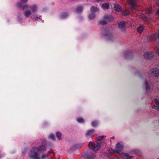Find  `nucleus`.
Instances as JSON below:
<instances>
[{"mask_svg": "<svg viewBox=\"0 0 159 159\" xmlns=\"http://www.w3.org/2000/svg\"><path fill=\"white\" fill-rule=\"evenodd\" d=\"M30 8L31 9L32 12H35L37 10V6L36 5H34L32 6L27 4L24 6L23 7L22 10L25 11L24 14L26 17H29L31 14V11L29 10H28Z\"/></svg>", "mask_w": 159, "mask_h": 159, "instance_id": "f257e3e1", "label": "nucleus"}, {"mask_svg": "<svg viewBox=\"0 0 159 159\" xmlns=\"http://www.w3.org/2000/svg\"><path fill=\"white\" fill-rule=\"evenodd\" d=\"M102 34L103 36L107 37L108 39H111L113 38L111 28H105L102 30Z\"/></svg>", "mask_w": 159, "mask_h": 159, "instance_id": "f03ea898", "label": "nucleus"}, {"mask_svg": "<svg viewBox=\"0 0 159 159\" xmlns=\"http://www.w3.org/2000/svg\"><path fill=\"white\" fill-rule=\"evenodd\" d=\"M158 38H159V30H158L157 33H156L148 36L147 37V40L151 42L156 40Z\"/></svg>", "mask_w": 159, "mask_h": 159, "instance_id": "7ed1b4c3", "label": "nucleus"}, {"mask_svg": "<svg viewBox=\"0 0 159 159\" xmlns=\"http://www.w3.org/2000/svg\"><path fill=\"white\" fill-rule=\"evenodd\" d=\"M88 145L89 147L94 151L98 150L101 146V145L99 143H97L96 144L92 142H90Z\"/></svg>", "mask_w": 159, "mask_h": 159, "instance_id": "20e7f679", "label": "nucleus"}, {"mask_svg": "<svg viewBox=\"0 0 159 159\" xmlns=\"http://www.w3.org/2000/svg\"><path fill=\"white\" fill-rule=\"evenodd\" d=\"M151 75L153 76H159V70L157 68H154L151 70Z\"/></svg>", "mask_w": 159, "mask_h": 159, "instance_id": "39448f33", "label": "nucleus"}, {"mask_svg": "<svg viewBox=\"0 0 159 159\" xmlns=\"http://www.w3.org/2000/svg\"><path fill=\"white\" fill-rule=\"evenodd\" d=\"M125 23L124 21H121L119 23L118 26L122 31H124L125 29Z\"/></svg>", "mask_w": 159, "mask_h": 159, "instance_id": "423d86ee", "label": "nucleus"}, {"mask_svg": "<svg viewBox=\"0 0 159 159\" xmlns=\"http://www.w3.org/2000/svg\"><path fill=\"white\" fill-rule=\"evenodd\" d=\"M153 53L151 52H148L144 54V57L145 58L147 59H149L153 57Z\"/></svg>", "mask_w": 159, "mask_h": 159, "instance_id": "0eeeda50", "label": "nucleus"}, {"mask_svg": "<svg viewBox=\"0 0 159 159\" xmlns=\"http://www.w3.org/2000/svg\"><path fill=\"white\" fill-rule=\"evenodd\" d=\"M103 19L107 22L112 21L114 20V18L112 16L107 15L103 17Z\"/></svg>", "mask_w": 159, "mask_h": 159, "instance_id": "6e6552de", "label": "nucleus"}, {"mask_svg": "<svg viewBox=\"0 0 159 159\" xmlns=\"http://www.w3.org/2000/svg\"><path fill=\"white\" fill-rule=\"evenodd\" d=\"M128 2L131 5V8L133 9L134 8L135 6L136 0H128Z\"/></svg>", "mask_w": 159, "mask_h": 159, "instance_id": "1a4fd4ad", "label": "nucleus"}, {"mask_svg": "<svg viewBox=\"0 0 159 159\" xmlns=\"http://www.w3.org/2000/svg\"><path fill=\"white\" fill-rule=\"evenodd\" d=\"M114 8L115 10L118 12L121 11L122 8L121 7L119 4H116L114 5Z\"/></svg>", "mask_w": 159, "mask_h": 159, "instance_id": "9d476101", "label": "nucleus"}, {"mask_svg": "<svg viewBox=\"0 0 159 159\" xmlns=\"http://www.w3.org/2000/svg\"><path fill=\"white\" fill-rule=\"evenodd\" d=\"M123 148V146L121 145L120 143H118L116 146V150H117L118 151V153L119 151H120Z\"/></svg>", "mask_w": 159, "mask_h": 159, "instance_id": "9b49d317", "label": "nucleus"}, {"mask_svg": "<svg viewBox=\"0 0 159 159\" xmlns=\"http://www.w3.org/2000/svg\"><path fill=\"white\" fill-rule=\"evenodd\" d=\"M95 130L91 129L88 130L85 133L86 135L87 136H92L94 134Z\"/></svg>", "mask_w": 159, "mask_h": 159, "instance_id": "f8f14e48", "label": "nucleus"}, {"mask_svg": "<svg viewBox=\"0 0 159 159\" xmlns=\"http://www.w3.org/2000/svg\"><path fill=\"white\" fill-rule=\"evenodd\" d=\"M37 149L39 152H43L46 150V147L44 145L39 146L37 147Z\"/></svg>", "mask_w": 159, "mask_h": 159, "instance_id": "ddd939ff", "label": "nucleus"}, {"mask_svg": "<svg viewBox=\"0 0 159 159\" xmlns=\"http://www.w3.org/2000/svg\"><path fill=\"white\" fill-rule=\"evenodd\" d=\"M107 151L110 154H112L115 153H118V151L116 150H113L110 148H108Z\"/></svg>", "mask_w": 159, "mask_h": 159, "instance_id": "4468645a", "label": "nucleus"}, {"mask_svg": "<svg viewBox=\"0 0 159 159\" xmlns=\"http://www.w3.org/2000/svg\"><path fill=\"white\" fill-rule=\"evenodd\" d=\"M31 157L34 159H39L38 154L37 152H35L34 154L31 155Z\"/></svg>", "mask_w": 159, "mask_h": 159, "instance_id": "2eb2a0df", "label": "nucleus"}, {"mask_svg": "<svg viewBox=\"0 0 159 159\" xmlns=\"http://www.w3.org/2000/svg\"><path fill=\"white\" fill-rule=\"evenodd\" d=\"M91 11L93 13L96 12L98 11V9L96 7H91L90 8Z\"/></svg>", "mask_w": 159, "mask_h": 159, "instance_id": "dca6fc26", "label": "nucleus"}, {"mask_svg": "<svg viewBox=\"0 0 159 159\" xmlns=\"http://www.w3.org/2000/svg\"><path fill=\"white\" fill-rule=\"evenodd\" d=\"M129 14V11L128 10L123 11H122V14L123 16H126L128 15Z\"/></svg>", "mask_w": 159, "mask_h": 159, "instance_id": "f3484780", "label": "nucleus"}, {"mask_svg": "<svg viewBox=\"0 0 159 159\" xmlns=\"http://www.w3.org/2000/svg\"><path fill=\"white\" fill-rule=\"evenodd\" d=\"M102 6L104 9H107L109 8V5L107 3H105L102 4Z\"/></svg>", "mask_w": 159, "mask_h": 159, "instance_id": "a211bd4d", "label": "nucleus"}, {"mask_svg": "<svg viewBox=\"0 0 159 159\" xmlns=\"http://www.w3.org/2000/svg\"><path fill=\"white\" fill-rule=\"evenodd\" d=\"M68 16V14L66 12H64L62 13L61 15V19H64L67 17Z\"/></svg>", "mask_w": 159, "mask_h": 159, "instance_id": "6ab92c4d", "label": "nucleus"}, {"mask_svg": "<svg viewBox=\"0 0 159 159\" xmlns=\"http://www.w3.org/2000/svg\"><path fill=\"white\" fill-rule=\"evenodd\" d=\"M77 120L78 122L80 123H83L84 121V119L82 117L78 118L77 119Z\"/></svg>", "mask_w": 159, "mask_h": 159, "instance_id": "aec40b11", "label": "nucleus"}, {"mask_svg": "<svg viewBox=\"0 0 159 159\" xmlns=\"http://www.w3.org/2000/svg\"><path fill=\"white\" fill-rule=\"evenodd\" d=\"M95 15L93 13H92L89 15V18L91 20H93L95 18Z\"/></svg>", "mask_w": 159, "mask_h": 159, "instance_id": "412c9836", "label": "nucleus"}, {"mask_svg": "<svg viewBox=\"0 0 159 159\" xmlns=\"http://www.w3.org/2000/svg\"><path fill=\"white\" fill-rule=\"evenodd\" d=\"M56 135L59 140L61 139V133L59 132H57L56 134Z\"/></svg>", "mask_w": 159, "mask_h": 159, "instance_id": "4be33fe9", "label": "nucleus"}, {"mask_svg": "<svg viewBox=\"0 0 159 159\" xmlns=\"http://www.w3.org/2000/svg\"><path fill=\"white\" fill-rule=\"evenodd\" d=\"M145 13L147 15H149L152 13L151 8H148L146 10Z\"/></svg>", "mask_w": 159, "mask_h": 159, "instance_id": "5701e85b", "label": "nucleus"}, {"mask_svg": "<svg viewBox=\"0 0 159 159\" xmlns=\"http://www.w3.org/2000/svg\"><path fill=\"white\" fill-rule=\"evenodd\" d=\"M143 27L140 26L137 29V31L139 33H141L143 31Z\"/></svg>", "mask_w": 159, "mask_h": 159, "instance_id": "b1692460", "label": "nucleus"}, {"mask_svg": "<svg viewBox=\"0 0 159 159\" xmlns=\"http://www.w3.org/2000/svg\"><path fill=\"white\" fill-rule=\"evenodd\" d=\"M82 11L83 9L82 6H79L76 9V11L77 12H82Z\"/></svg>", "mask_w": 159, "mask_h": 159, "instance_id": "393cba45", "label": "nucleus"}, {"mask_svg": "<svg viewBox=\"0 0 159 159\" xmlns=\"http://www.w3.org/2000/svg\"><path fill=\"white\" fill-rule=\"evenodd\" d=\"M104 137H105L104 136H101L97 137L96 139L97 141H100L102 140Z\"/></svg>", "mask_w": 159, "mask_h": 159, "instance_id": "a878e982", "label": "nucleus"}, {"mask_svg": "<svg viewBox=\"0 0 159 159\" xmlns=\"http://www.w3.org/2000/svg\"><path fill=\"white\" fill-rule=\"evenodd\" d=\"M107 22L104 19L103 20H102L99 22L100 24L102 25H106L107 23Z\"/></svg>", "mask_w": 159, "mask_h": 159, "instance_id": "bb28decb", "label": "nucleus"}, {"mask_svg": "<svg viewBox=\"0 0 159 159\" xmlns=\"http://www.w3.org/2000/svg\"><path fill=\"white\" fill-rule=\"evenodd\" d=\"M123 155L126 157L127 159H130L131 157L128 154L123 153Z\"/></svg>", "mask_w": 159, "mask_h": 159, "instance_id": "cd10ccee", "label": "nucleus"}, {"mask_svg": "<svg viewBox=\"0 0 159 159\" xmlns=\"http://www.w3.org/2000/svg\"><path fill=\"white\" fill-rule=\"evenodd\" d=\"M156 3L157 4V5L159 6V0H157L156 1ZM156 14L157 15H159V9H158L157 10V12Z\"/></svg>", "mask_w": 159, "mask_h": 159, "instance_id": "c85d7f7f", "label": "nucleus"}, {"mask_svg": "<svg viewBox=\"0 0 159 159\" xmlns=\"http://www.w3.org/2000/svg\"><path fill=\"white\" fill-rule=\"evenodd\" d=\"M92 125L93 127H95L98 125V122L97 121H94L92 122Z\"/></svg>", "mask_w": 159, "mask_h": 159, "instance_id": "c756f323", "label": "nucleus"}, {"mask_svg": "<svg viewBox=\"0 0 159 159\" xmlns=\"http://www.w3.org/2000/svg\"><path fill=\"white\" fill-rule=\"evenodd\" d=\"M49 138L50 139H52L53 140H55V137L54 135L53 134H50L49 136Z\"/></svg>", "mask_w": 159, "mask_h": 159, "instance_id": "7c9ffc66", "label": "nucleus"}, {"mask_svg": "<svg viewBox=\"0 0 159 159\" xmlns=\"http://www.w3.org/2000/svg\"><path fill=\"white\" fill-rule=\"evenodd\" d=\"M154 102H155V104L158 106L159 105V101L157 99H154Z\"/></svg>", "mask_w": 159, "mask_h": 159, "instance_id": "2f4dec72", "label": "nucleus"}, {"mask_svg": "<svg viewBox=\"0 0 159 159\" xmlns=\"http://www.w3.org/2000/svg\"><path fill=\"white\" fill-rule=\"evenodd\" d=\"M48 157V155L46 154H43L41 156V158L42 159H44L46 158V157Z\"/></svg>", "mask_w": 159, "mask_h": 159, "instance_id": "473e14b6", "label": "nucleus"}, {"mask_svg": "<svg viewBox=\"0 0 159 159\" xmlns=\"http://www.w3.org/2000/svg\"><path fill=\"white\" fill-rule=\"evenodd\" d=\"M90 158L93 159L95 157V156L93 154H90Z\"/></svg>", "mask_w": 159, "mask_h": 159, "instance_id": "72a5a7b5", "label": "nucleus"}, {"mask_svg": "<svg viewBox=\"0 0 159 159\" xmlns=\"http://www.w3.org/2000/svg\"><path fill=\"white\" fill-rule=\"evenodd\" d=\"M156 48V53L157 55L159 56V48Z\"/></svg>", "mask_w": 159, "mask_h": 159, "instance_id": "f704fd0d", "label": "nucleus"}, {"mask_svg": "<svg viewBox=\"0 0 159 159\" xmlns=\"http://www.w3.org/2000/svg\"><path fill=\"white\" fill-rule=\"evenodd\" d=\"M145 84L146 86V89H148L149 88V87L148 85V84L146 81L145 82Z\"/></svg>", "mask_w": 159, "mask_h": 159, "instance_id": "c9c22d12", "label": "nucleus"}, {"mask_svg": "<svg viewBox=\"0 0 159 159\" xmlns=\"http://www.w3.org/2000/svg\"><path fill=\"white\" fill-rule=\"evenodd\" d=\"M153 108L159 111V107L155 106V107H153Z\"/></svg>", "mask_w": 159, "mask_h": 159, "instance_id": "e433bc0d", "label": "nucleus"}, {"mask_svg": "<svg viewBox=\"0 0 159 159\" xmlns=\"http://www.w3.org/2000/svg\"><path fill=\"white\" fill-rule=\"evenodd\" d=\"M17 6L18 7H21L22 6V3H19L17 4Z\"/></svg>", "mask_w": 159, "mask_h": 159, "instance_id": "4c0bfd02", "label": "nucleus"}, {"mask_svg": "<svg viewBox=\"0 0 159 159\" xmlns=\"http://www.w3.org/2000/svg\"><path fill=\"white\" fill-rule=\"evenodd\" d=\"M142 18L143 20H148V18L145 16H143V17H142Z\"/></svg>", "mask_w": 159, "mask_h": 159, "instance_id": "58836bf2", "label": "nucleus"}, {"mask_svg": "<svg viewBox=\"0 0 159 159\" xmlns=\"http://www.w3.org/2000/svg\"><path fill=\"white\" fill-rule=\"evenodd\" d=\"M28 0H21V2L23 3H25L27 2Z\"/></svg>", "mask_w": 159, "mask_h": 159, "instance_id": "ea45409f", "label": "nucleus"}, {"mask_svg": "<svg viewBox=\"0 0 159 159\" xmlns=\"http://www.w3.org/2000/svg\"><path fill=\"white\" fill-rule=\"evenodd\" d=\"M158 39H159V41L157 42V45L156 46V48H157V47L159 48V38H158Z\"/></svg>", "mask_w": 159, "mask_h": 159, "instance_id": "a19ab883", "label": "nucleus"}, {"mask_svg": "<svg viewBox=\"0 0 159 159\" xmlns=\"http://www.w3.org/2000/svg\"><path fill=\"white\" fill-rule=\"evenodd\" d=\"M40 17H41V16H39V17L35 16L34 17V18H35L34 20H37V18H39Z\"/></svg>", "mask_w": 159, "mask_h": 159, "instance_id": "79ce46f5", "label": "nucleus"}, {"mask_svg": "<svg viewBox=\"0 0 159 159\" xmlns=\"http://www.w3.org/2000/svg\"><path fill=\"white\" fill-rule=\"evenodd\" d=\"M81 146L80 145L78 144L77 145V148H80L81 147Z\"/></svg>", "mask_w": 159, "mask_h": 159, "instance_id": "37998d69", "label": "nucleus"}, {"mask_svg": "<svg viewBox=\"0 0 159 159\" xmlns=\"http://www.w3.org/2000/svg\"><path fill=\"white\" fill-rule=\"evenodd\" d=\"M20 20H22V18H20Z\"/></svg>", "mask_w": 159, "mask_h": 159, "instance_id": "c03bdc74", "label": "nucleus"}]
</instances>
